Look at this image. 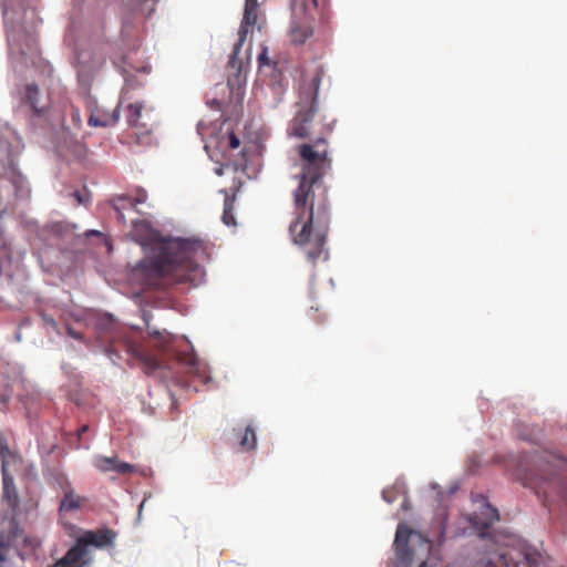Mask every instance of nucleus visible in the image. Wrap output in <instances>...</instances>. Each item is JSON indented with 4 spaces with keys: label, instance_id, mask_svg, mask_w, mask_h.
Returning <instances> with one entry per match:
<instances>
[{
    "label": "nucleus",
    "instance_id": "6e6552de",
    "mask_svg": "<svg viewBox=\"0 0 567 567\" xmlns=\"http://www.w3.org/2000/svg\"><path fill=\"white\" fill-rule=\"evenodd\" d=\"M126 121L132 128L137 131V134H148L155 125L152 110L145 109L141 102L127 105Z\"/></svg>",
    "mask_w": 567,
    "mask_h": 567
},
{
    "label": "nucleus",
    "instance_id": "e433bc0d",
    "mask_svg": "<svg viewBox=\"0 0 567 567\" xmlns=\"http://www.w3.org/2000/svg\"><path fill=\"white\" fill-rule=\"evenodd\" d=\"M419 567H427L426 561H423Z\"/></svg>",
    "mask_w": 567,
    "mask_h": 567
},
{
    "label": "nucleus",
    "instance_id": "0eeeda50",
    "mask_svg": "<svg viewBox=\"0 0 567 567\" xmlns=\"http://www.w3.org/2000/svg\"><path fill=\"white\" fill-rule=\"evenodd\" d=\"M0 177L8 178L17 194L22 196L28 193L25 178L17 168V153L12 145L3 140H0Z\"/></svg>",
    "mask_w": 567,
    "mask_h": 567
},
{
    "label": "nucleus",
    "instance_id": "423d86ee",
    "mask_svg": "<svg viewBox=\"0 0 567 567\" xmlns=\"http://www.w3.org/2000/svg\"><path fill=\"white\" fill-rule=\"evenodd\" d=\"M550 471L546 475H539V480L544 486L536 485L537 493H543L546 503H554L556 501L567 499V487L558 472V464L563 463V460L556 455H548L546 458Z\"/></svg>",
    "mask_w": 567,
    "mask_h": 567
},
{
    "label": "nucleus",
    "instance_id": "c85d7f7f",
    "mask_svg": "<svg viewBox=\"0 0 567 567\" xmlns=\"http://www.w3.org/2000/svg\"><path fill=\"white\" fill-rule=\"evenodd\" d=\"M258 7L257 0H245V10H258Z\"/></svg>",
    "mask_w": 567,
    "mask_h": 567
},
{
    "label": "nucleus",
    "instance_id": "7ed1b4c3",
    "mask_svg": "<svg viewBox=\"0 0 567 567\" xmlns=\"http://www.w3.org/2000/svg\"><path fill=\"white\" fill-rule=\"evenodd\" d=\"M99 338L107 341L105 354L115 363L120 359L117 346L128 354L131 360H136L146 374H152L161 368L158 358L147 352L143 344L133 339L125 330L118 327V323L111 315L100 316L95 323Z\"/></svg>",
    "mask_w": 567,
    "mask_h": 567
},
{
    "label": "nucleus",
    "instance_id": "f704fd0d",
    "mask_svg": "<svg viewBox=\"0 0 567 567\" xmlns=\"http://www.w3.org/2000/svg\"><path fill=\"white\" fill-rule=\"evenodd\" d=\"M138 225H144V221H133V227H137Z\"/></svg>",
    "mask_w": 567,
    "mask_h": 567
},
{
    "label": "nucleus",
    "instance_id": "a878e982",
    "mask_svg": "<svg viewBox=\"0 0 567 567\" xmlns=\"http://www.w3.org/2000/svg\"><path fill=\"white\" fill-rule=\"evenodd\" d=\"M257 60H258L259 66L269 65L270 61L268 58L267 47H265V45L261 47V52L258 54Z\"/></svg>",
    "mask_w": 567,
    "mask_h": 567
},
{
    "label": "nucleus",
    "instance_id": "2eb2a0df",
    "mask_svg": "<svg viewBox=\"0 0 567 567\" xmlns=\"http://www.w3.org/2000/svg\"><path fill=\"white\" fill-rule=\"evenodd\" d=\"M78 61L82 73L93 74L104 65L105 56L100 52L81 51L78 54Z\"/></svg>",
    "mask_w": 567,
    "mask_h": 567
},
{
    "label": "nucleus",
    "instance_id": "72a5a7b5",
    "mask_svg": "<svg viewBox=\"0 0 567 567\" xmlns=\"http://www.w3.org/2000/svg\"><path fill=\"white\" fill-rule=\"evenodd\" d=\"M102 233L99 230H91L86 234V236H101Z\"/></svg>",
    "mask_w": 567,
    "mask_h": 567
},
{
    "label": "nucleus",
    "instance_id": "ddd939ff",
    "mask_svg": "<svg viewBox=\"0 0 567 567\" xmlns=\"http://www.w3.org/2000/svg\"><path fill=\"white\" fill-rule=\"evenodd\" d=\"M313 35V27L310 21L292 20L289 30L290 41L295 45L305 44Z\"/></svg>",
    "mask_w": 567,
    "mask_h": 567
},
{
    "label": "nucleus",
    "instance_id": "f8f14e48",
    "mask_svg": "<svg viewBox=\"0 0 567 567\" xmlns=\"http://www.w3.org/2000/svg\"><path fill=\"white\" fill-rule=\"evenodd\" d=\"M115 537V532L109 528H103L85 532L80 538L86 547L94 546L96 548H104L113 546Z\"/></svg>",
    "mask_w": 567,
    "mask_h": 567
},
{
    "label": "nucleus",
    "instance_id": "2f4dec72",
    "mask_svg": "<svg viewBox=\"0 0 567 567\" xmlns=\"http://www.w3.org/2000/svg\"><path fill=\"white\" fill-rule=\"evenodd\" d=\"M390 493H391V492H390V491H388V489H384V491L382 492V497H383V499H384L385 502H388V503H392V502H394V497H393V496H391V495H390Z\"/></svg>",
    "mask_w": 567,
    "mask_h": 567
},
{
    "label": "nucleus",
    "instance_id": "412c9836",
    "mask_svg": "<svg viewBox=\"0 0 567 567\" xmlns=\"http://www.w3.org/2000/svg\"><path fill=\"white\" fill-rule=\"evenodd\" d=\"M39 87L34 83L27 84L24 87V102L35 112L39 113L38 109Z\"/></svg>",
    "mask_w": 567,
    "mask_h": 567
},
{
    "label": "nucleus",
    "instance_id": "c9c22d12",
    "mask_svg": "<svg viewBox=\"0 0 567 567\" xmlns=\"http://www.w3.org/2000/svg\"><path fill=\"white\" fill-rule=\"evenodd\" d=\"M86 430H87V426H86V425L82 426V427H81V433H82V432H85Z\"/></svg>",
    "mask_w": 567,
    "mask_h": 567
},
{
    "label": "nucleus",
    "instance_id": "a211bd4d",
    "mask_svg": "<svg viewBox=\"0 0 567 567\" xmlns=\"http://www.w3.org/2000/svg\"><path fill=\"white\" fill-rule=\"evenodd\" d=\"M146 199H147V193L142 188L136 189L134 195L120 197L117 199V204L115 205V209L117 210L118 218L124 219V215L121 212V209L128 208V207L135 209L137 205L145 203Z\"/></svg>",
    "mask_w": 567,
    "mask_h": 567
},
{
    "label": "nucleus",
    "instance_id": "f03ea898",
    "mask_svg": "<svg viewBox=\"0 0 567 567\" xmlns=\"http://www.w3.org/2000/svg\"><path fill=\"white\" fill-rule=\"evenodd\" d=\"M206 255V244L199 237H172L155 244L150 256L140 261L136 276L150 288L166 284L196 285L203 270L197 259Z\"/></svg>",
    "mask_w": 567,
    "mask_h": 567
},
{
    "label": "nucleus",
    "instance_id": "20e7f679",
    "mask_svg": "<svg viewBox=\"0 0 567 567\" xmlns=\"http://www.w3.org/2000/svg\"><path fill=\"white\" fill-rule=\"evenodd\" d=\"M323 75L324 70L320 65L302 72L299 83L298 111L290 122V135L299 138L309 136L310 123L318 111V92Z\"/></svg>",
    "mask_w": 567,
    "mask_h": 567
},
{
    "label": "nucleus",
    "instance_id": "f3484780",
    "mask_svg": "<svg viewBox=\"0 0 567 567\" xmlns=\"http://www.w3.org/2000/svg\"><path fill=\"white\" fill-rule=\"evenodd\" d=\"M413 534L416 535L417 533L412 530L405 524H399L395 533L394 546L399 557L402 559L405 558V556L410 557L412 555V553L409 549V539L410 536Z\"/></svg>",
    "mask_w": 567,
    "mask_h": 567
},
{
    "label": "nucleus",
    "instance_id": "4be33fe9",
    "mask_svg": "<svg viewBox=\"0 0 567 567\" xmlns=\"http://www.w3.org/2000/svg\"><path fill=\"white\" fill-rule=\"evenodd\" d=\"M257 437L252 426H246L244 434L240 439V446L246 451H251L256 447Z\"/></svg>",
    "mask_w": 567,
    "mask_h": 567
},
{
    "label": "nucleus",
    "instance_id": "cd10ccee",
    "mask_svg": "<svg viewBox=\"0 0 567 567\" xmlns=\"http://www.w3.org/2000/svg\"><path fill=\"white\" fill-rule=\"evenodd\" d=\"M66 333H68V336H70L73 339H76V340H82L83 339L82 333L78 332L76 330H74L70 326L66 327Z\"/></svg>",
    "mask_w": 567,
    "mask_h": 567
},
{
    "label": "nucleus",
    "instance_id": "9d476101",
    "mask_svg": "<svg viewBox=\"0 0 567 567\" xmlns=\"http://www.w3.org/2000/svg\"><path fill=\"white\" fill-rule=\"evenodd\" d=\"M91 561L87 547L79 537L66 554L56 561V567H84Z\"/></svg>",
    "mask_w": 567,
    "mask_h": 567
},
{
    "label": "nucleus",
    "instance_id": "bb28decb",
    "mask_svg": "<svg viewBox=\"0 0 567 567\" xmlns=\"http://www.w3.org/2000/svg\"><path fill=\"white\" fill-rule=\"evenodd\" d=\"M70 115H71V120L75 126H80L82 124L80 110L78 107L71 106Z\"/></svg>",
    "mask_w": 567,
    "mask_h": 567
},
{
    "label": "nucleus",
    "instance_id": "9b49d317",
    "mask_svg": "<svg viewBox=\"0 0 567 567\" xmlns=\"http://www.w3.org/2000/svg\"><path fill=\"white\" fill-rule=\"evenodd\" d=\"M90 116L87 123L94 127H107L114 125L120 117L118 107H114L112 111L105 110L103 106L93 105V102L89 104Z\"/></svg>",
    "mask_w": 567,
    "mask_h": 567
},
{
    "label": "nucleus",
    "instance_id": "6ab92c4d",
    "mask_svg": "<svg viewBox=\"0 0 567 567\" xmlns=\"http://www.w3.org/2000/svg\"><path fill=\"white\" fill-rule=\"evenodd\" d=\"M16 453H13L8 445L6 436L0 433V457H1V470H2V476H3V485L6 492L8 491L9 484L12 483V477L8 475L7 471V464L10 460L16 458Z\"/></svg>",
    "mask_w": 567,
    "mask_h": 567
},
{
    "label": "nucleus",
    "instance_id": "1a4fd4ad",
    "mask_svg": "<svg viewBox=\"0 0 567 567\" xmlns=\"http://www.w3.org/2000/svg\"><path fill=\"white\" fill-rule=\"evenodd\" d=\"M258 21V10H244L243 21L238 31V41L234 45L233 53L229 56V66L240 69L241 64L237 60V54L239 53L244 42L246 41L247 34L249 33V28L257 24Z\"/></svg>",
    "mask_w": 567,
    "mask_h": 567
},
{
    "label": "nucleus",
    "instance_id": "b1692460",
    "mask_svg": "<svg viewBox=\"0 0 567 567\" xmlns=\"http://www.w3.org/2000/svg\"><path fill=\"white\" fill-rule=\"evenodd\" d=\"M524 558L528 565V567H538L543 557L542 554L537 550L527 549L524 551Z\"/></svg>",
    "mask_w": 567,
    "mask_h": 567
},
{
    "label": "nucleus",
    "instance_id": "393cba45",
    "mask_svg": "<svg viewBox=\"0 0 567 567\" xmlns=\"http://www.w3.org/2000/svg\"><path fill=\"white\" fill-rule=\"evenodd\" d=\"M223 221L227 226H233V225L236 224L235 217H234V214H233V203L228 198L225 199V208H224V213H223Z\"/></svg>",
    "mask_w": 567,
    "mask_h": 567
},
{
    "label": "nucleus",
    "instance_id": "4468645a",
    "mask_svg": "<svg viewBox=\"0 0 567 567\" xmlns=\"http://www.w3.org/2000/svg\"><path fill=\"white\" fill-rule=\"evenodd\" d=\"M95 467L101 472L114 471L118 474H128L135 472V466L126 462H120L116 457L96 456Z\"/></svg>",
    "mask_w": 567,
    "mask_h": 567
},
{
    "label": "nucleus",
    "instance_id": "dca6fc26",
    "mask_svg": "<svg viewBox=\"0 0 567 567\" xmlns=\"http://www.w3.org/2000/svg\"><path fill=\"white\" fill-rule=\"evenodd\" d=\"M240 140L238 136L231 131L228 132L225 136H221L219 140L210 138L209 142L205 145L206 151L209 153L210 148L214 147L226 156L228 152L235 151L239 148Z\"/></svg>",
    "mask_w": 567,
    "mask_h": 567
},
{
    "label": "nucleus",
    "instance_id": "aec40b11",
    "mask_svg": "<svg viewBox=\"0 0 567 567\" xmlns=\"http://www.w3.org/2000/svg\"><path fill=\"white\" fill-rule=\"evenodd\" d=\"M85 499L79 495H76L73 489L69 488L65 491L63 498L61 499L59 512L60 513H70L76 509H80Z\"/></svg>",
    "mask_w": 567,
    "mask_h": 567
},
{
    "label": "nucleus",
    "instance_id": "7c9ffc66",
    "mask_svg": "<svg viewBox=\"0 0 567 567\" xmlns=\"http://www.w3.org/2000/svg\"><path fill=\"white\" fill-rule=\"evenodd\" d=\"M71 195L76 199V202H78V204H79V205H81V204H85L84 197H83V195L81 194V192L75 190V192H73Z\"/></svg>",
    "mask_w": 567,
    "mask_h": 567
},
{
    "label": "nucleus",
    "instance_id": "473e14b6",
    "mask_svg": "<svg viewBox=\"0 0 567 567\" xmlns=\"http://www.w3.org/2000/svg\"><path fill=\"white\" fill-rule=\"evenodd\" d=\"M44 320L48 324H50L53 329H56L58 323L53 318L44 317Z\"/></svg>",
    "mask_w": 567,
    "mask_h": 567
},
{
    "label": "nucleus",
    "instance_id": "c756f323",
    "mask_svg": "<svg viewBox=\"0 0 567 567\" xmlns=\"http://www.w3.org/2000/svg\"><path fill=\"white\" fill-rule=\"evenodd\" d=\"M132 22H131V19H130V16L128 14H125L123 17V31L124 32H128L130 29L132 28Z\"/></svg>",
    "mask_w": 567,
    "mask_h": 567
},
{
    "label": "nucleus",
    "instance_id": "5701e85b",
    "mask_svg": "<svg viewBox=\"0 0 567 567\" xmlns=\"http://www.w3.org/2000/svg\"><path fill=\"white\" fill-rule=\"evenodd\" d=\"M483 515L486 516L485 520L482 522L483 528H489L495 522L499 520V514L497 509L491 505H486Z\"/></svg>",
    "mask_w": 567,
    "mask_h": 567
},
{
    "label": "nucleus",
    "instance_id": "f257e3e1",
    "mask_svg": "<svg viewBox=\"0 0 567 567\" xmlns=\"http://www.w3.org/2000/svg\"><path fill=\"white\" fill-rule=\"evenodd\" d=\"M297 152L300 173L295 176L298 185L292 192L295 218L289 225V235L305 251L308 261L316 265L318 260L329 258L326 244L330 205L328 188L321 179L331 169L332 158L324 137L299 145Z\"/></svg>",
    "mask_w": 567,
    "mask_h": 567
},
{
    "label": "nucleus",
    "instance_id": "39448f33",
    "mask_svg": "<svg viewBox=\"0 0 567 567\" xmlns=\"http://www.w3.org/2000/svg\"><path fill=\"white\" fill-rule=\"evenodd\" d=\"M150 337L155 341L156 347L164 352L172 353L176 361L185 368V372L206 384L210 381L208 367L202 362L195 354L194 350H175V337L167 331H159L147 327Z\"/></svg>",
    "mask_w": 567,
    "mask_h": 567
}]
</instances>
